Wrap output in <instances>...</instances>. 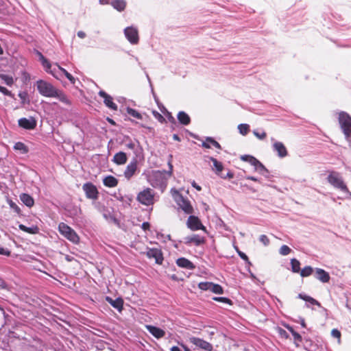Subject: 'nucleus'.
Here are the masks:
<instances>
[{
  "mask_svg": "<svg viewBox=\"0 0 351 351\" xmlns=\"http://www.w3.org/2000/svg\"><path fill=\"white\" fill-rule=\"evenodd\" d=\"M169 171H155L152 170L144 173L146 176L147 182L154 188H158L162 191L166 188L167 181L172 176L173 165L169 162Z\"/></svg>",
  "mask_w": 351,
  "mask_h": 351,
  "instance_id": "obj_1",
  "label": "nucleus"
},
{
  "mask_svg": "<svg viewBox=\"0 0 351 351\" xmlns=\"http://www.w3.org/2000/svg\"><path fill=\"white\" fill-rule=\"evenodd\" d=\"M36 86L38 93L42 96L45 97H56L65 104H71L69 99L64 93L56 88L51 83L43 80H39L36 82Z\"/></svg>",
  "mask_w": 351,
  "mask_h": 351,
  "instance_id": "obj_2",
  "label": "nucleus"
},
{
  "mask_svg": "<svg viewBox=\"0 0 351 351\" xmlns=\"http://www.w3.org/2000/svg\"><path fill=\"white\" fill-rule=\"evenodd\" d=\"M340 127L348 140H351V117L345 112H340L338 117Z\"/></svg>",
  "mask_w": 351,
  "mask_h": 351,
  "instance_id": "obj_3",
  "label": "nucleus"
},
{
  "mask_svg": "<svg viewBox=\"0 0 351 351\" xmlns=\"http://www.w3.org/2000/svg\"><path fill=\"white\" fill-rule=\"evenodd\" d=\"M58 230L60 233L67 239L69 241L73 243H78L80 241V237L70 226L64 223H60L58 225Z\"/></svg>",
  "mask_w": 351,
  "mask_h": 351,
  "instance_id": "obj_4",
  "label": "nucleus"
},
{
  "mask_svg": "<svg viewBox=\"0 0 351 351\" xmlns=\"http://www.w3.org/2000/svg\"><path fill=\"white\" fill-rule=\"evenodd\" d=\"M172 195L178 206L185 213L191 214L193 212V206L187 199L184 198V197L176 190L172 191Z\"/></svg>",
  "mask_w": 351,
  "mask_h": 351,
  "instance_id": "obj_5",
  "label": "nucleus"
},
{
  "mask_svg": "<svg viewBox=\"0 0 351 351\" xmlns=\"http://www.w3.org/2000/svg\"><path fill=\"white\" fill-rule=\"evenodd\" d=\"M328 182L335 188L338 189L343 192L348 193V189L344 183L342 178L337 172H331L328 178Z\"/></svg>",
  "mask_w": 351,
  "mask_h": 351,
  "instance_id": "obj_6",
  "label": "nucleus"
},
{
  "mask_svg": "<svg viewBox=\"0 0 351 351\" xmlns=\"http://www.w3.org/2000/svg\"><path fill=\"white\" fill-rule=\"evenodd\" d=\"M136 198L143 205H152L154 202V193L151 189L147 188L141 191Z\"/></svg>",
  "mask_w": 351,
  "mask_h": 351,
  "instance_id": "obj_7",
  "label": "nucleus"
},
{
  "mask_svg": "<svg viewBox=\"0 0 351 351\" xmlns=\"http://www.w3.org/2000/svg\"><path fill=\"white\" fill-rule=\"evenodd\" d=\"M198 287L203 291H210L214 293L221 294L223 293L222 287L217 284H214L210 282H200Z\"/></svg>",
  "mask_w": 351,
  "mask_h": 351,
  "instance_id": "obj_8",
  "label": "nucleus"
},
{
  "mask_svg": "<svg viewBox=\"0 0 351 351\" xmlns=\"http://www.w3.org/2000/svg\"><path fill=\"white\" fill-rule=\"evenodd\" d=\"M190 343L195 345L196 347L206 350L211 351L213 350V346L210 343L197 337H191L189 339Z\"/></svg>",
  "mask_w": 351,
  "mask_h": 351,
  "instance_id": "obj_9",
  "label": "nucleus"
},
{
  "mask_svg": "<svg viewBox=\"0 0 351 351\" xmlns=\"http://www.w3.org/2000/svg\"><path fill=\"white\" fill-rule=\"evenodd\" d=\"M124 34L127 39L132 44H137L138 42V34L136 28L134 27H126Z\"/></svg>",
  "mask_w": 351,
  "mask_h": 351,
  "instance_id": "obj_10",
  "label": "nucleus"
},
{
  "mask_svg": "<svg viewBox=\"0 0 351 351\" xmlns=\"http://www.w3.org/2000/svg\"><path fill=\"white\" fill-rule=\"evenodd\" d=\"M145 254L149 258H154L157 264H162L163 257L160 250L158 248L148 249Z\"/></svg>",
  "mask_w": 351,
  "mask_h": 351,
  "instance_id": "obj_11",
  "label": "nucleus"
},
{
  "mask_svg": "<svg viewBox=\"0 0 351 351\" xmlns=\"http://www.w3.org/2000/svg\"><path fill=\"white\" fill-rule=\"evenodd\" d=\"M187 226L188 227L191 229L192 230H204V226L202 224L199 219L195 216H190L187 221Z\"/></svg>",
  "mask_w": 351,
  "mask_h": 351,
  "instance_id": "obj_12",
  "label": "nucleus"
},
{
  "mask_svg": "<svg viewBox=\"0 0 351 351\" xmlns=\"http://www.w3.org/2000/svg\"><path fill=\"white\" fill-rule=\"evenodd\" d=\"M83 189L88 198L96 199L97 197L98 192L96 187L93 184L90 183H86L83 186Z\"/></svg>",
  "mask_w": 351,
  "mask_h": 351,
  "instance_id": "obj_13",
  "label": "nucleus"
},
{
  "mask_svg": "<svg viewBox=\"0 0 351 351\" xmlns=\"http://www.w3.org/2000/svg\"><path fill=\"white\" fill-rule=\"evenodd\" d=\"M20 127L27 130L34 129L36 125V121L33 117L22 118L19 120Z\"/></svg>",
  "mask_w": 351,
  "mask_h": 351,
  "instance_id": "obj_14",
  "label": "nucleus"
},
{
  "mask_svg": "<svg viewBox=\"0 0 351 351\" xmlns=\"http://www.w3.org/2000/svg\"><path fill=\"white\" fill-rule=\"evenodd\" d=\"M39 56L40 57V59L42 60L43 65L44 67H45L47 72L50 73L56 79H60L61 75L60 73V72L59 71V70L58 69V71H57L55 69L53 70H50L51 64L48 62V60L47 59H45L43 57V56L40 53H39Z\"/></svg>",
  "mask_w": 351,
  "mask_h": 351,
  "instance_id": "obj_15",
  "label": "nucleus"
},
{
  "mask_svg": "<svg viewBox=\"0 0 351 351\" xmlns=\"http://www.w3.org/2000/svg\"><path fill=\"white\" fill-rule=\"evenodd\" d=\"M99 95L102 98H104V102L107 107L114 110H116L117 109V106L112 101V98L111 96H110L103 90H100L99 92Z\"/></svg>",
  "mask_w": 351,
  "mask_h": 351,
  "instance_id": "obj_16",
  "label": "nucleus"
},
{
  "mask_svg": "<svg viewBox=\"0 0 351 351\" xmlns=\"http://www.w3.org/2000/svg\"><path fill=\"white\" fill-rule=\"evenodd\" d=\"M273 148L280 158H284L288 154L285 145L281 142L275 141L273 144Z\"/></svg>",
  "mask_w": 351,
  "mask_h": 351,
  "instance_id": "obj_17",
  "label": "nucleus"
},
{
  "mask_svg": "<svg viewBox=\"0 0 351 351\" xmlns=\"http://www.w3.org/2000/svg\"><path fill=\"white\" fill-rule=\"evenodd\" d=\"M137 169V162L136 160H134L131 162L126 167V169L124 171V176L128 179L130 180L135 173Z\"/></svg>",
  "mask_w": 351,
  "mask_h": 351,
  "instance_id": "obj_18",
  "label": "nucleus"
},
{
  "mask_svg": "<svg viewBox=\"0 0 351 351\" xmlns=\"http://www.w3.org/2000/svg\"><path fill=\"white\" fill-rule=\"evenodd\" d=\"M147 330L156 338L159 339L165 336V332L163 330L154 326L147 325Z\"/></svg>",
  "mask_w": 351,
  "mask_h": 351,
  "instance_id": "obj_19",
  "label": "nucleus"
},
{
  "mask_svg": "<svg viewBox=\"0 0 351 351\" xmlns=\"http://www.w3.org/2000/svg\"><path fill=\"white\" fill-rule=\"evenodd\" d=\"M315 278L322 282H328L330 280L328 273L319 268H317L315 270Z\"/></svg>",
  "mask_w": 351,
  "mask_h": 351,
  "instance_id": "obj_20",
  "label": "nucleus"
},
{
  "mask_svg": "<svg viewBox=\"0 0 351 351\" xmlns=\"http://www.w3.org/2000/svg\"><path fill=\"white\" fill-rule=\"evenodd\" d=\"M184 240L186 244L194 243L196 245H199L204 242V239L197 234L186 237Z\"/></svg>",
  "mask_w": 351,
  "mask_h": 351,
  "instance_id": "obj_21",
  "label": "nucleus"
},
{
  "mask_svg": "<svg viewBox=\"0 0 351 351\" xmlns=\"http://www.w3.org/2000/svg\"><path fill=\"white\" fill-rule=\"evenodd\" d=\"M127 159L126 154L123 152H119L114 156L112 161L117 165H121L127 162Z\"/></svg>",
  "mask_w": 351,
  "mask_h": 351,
  "instance_id": "obj_22",
  "label": "nucleus"
},
{
  "mask_svg": "<svg viewBox=\"0 0 351 351\" xmlns=\"http://www.w3.org/2000/svg\"><path fill=\"white\" fill-rule=\"evenodd\" d=\"M177 265L183 268H186L188 269H193L195 268L194 265L192 262L185 258H180L176 261Z\"/></svg>",
  "mask_w": 351,
  "mask_h": 351,
  "instance_id": "obj_23",
  "label": "nucleus"
},
{
  "mask_svg": "<svg viewBox=\"0 0 351 351\" xmlns=\"http://www.w3.org/2000/svg\"><path fill=\"white\" fill-rule=\"evenodd\" d=\"M106 301H108L114 308H117L119 311L122 310L123 302L121 298L113 300L110 297H106Z\"/></svg>",
  "mask_w": 351,
  "mask_h": 351,
  "instance_id": "obj_24",
  "label": "nucleus"
},
{
  "mask_svg": "<svg viewBox=\"0 0 351 351\" xmlns=\"http://www.w3.org/2000/svg\"><path fill=\"white\" fill-rule=\"evenodd\" d=\"M20 199L28 207H32L34 204V199L27 193H22L20 195Z\"/></svg>",
  "mask_w": 351,
  "mask_h": 351,
  "instance_id": "obj_25",
  "label": "nucleus"
},
{
  "mask_svg": "<svg viewBox=\"0 0 351 351\" xmlns=\"http://www.w3.org/2000/svg\"><path fill=\"white\" fill-rule=\"evenodd\" d=\"M103 182L105 186L108 187H114L118 184L117 180L112 176L106 177L104 179Z\"/></svg>",
  "mask_w": 351,
  "mask_h": 351,
  "instance_id": "obj_26",
  "label": "nucleus"
},
{
  "mask_svg": "<svg viewBox=\"0 0 351 351\" xmlns=\"http://www.w3.org/2000/svg\"><path fill=\"white\" fill-rule=\"evenodd\" d=\"M211 145L217 149H221V145L219 143L210 137H208L206 141L202 143V146L205 148H210Z\"/></svg>",
  "mask_w": 351,
  "mask_h": 351,
  "instance_id": "obj_27",
  "label": "nucleus"
},
{
  "mask_svg": "<svg viewBox=\"0 0 351 351\" xmlns=\"http://www.w3.org/2000/svg\"><path fill=\"white\" fill-rule=\"evenodd\" d=\"M178 119L180 123L183 125H189L190 123V117L189 116L185 113L184 112H180L178 114Z\"/></svg>",
  "mask_w": 351,
  "mask_h": 351,
  "instance_id": "obj_28",
  "label": "nucleus"
},
{
  "mask_svg": "<svg viewBox=\"0 0 351 351\" xmlns=\"http://www.w3.org/2000/svg\"><path fill=\"white\" fill-rule=\"evenodd\" d=\"M209 159L213 162V169L215 171L217 174H219L222 170H223V165L221 162L217 160V159L210 157Z\"/></svg>",
  "mask_w": 351,
  "mask_h": 351,
  "instance_id": "obj_29",
  "label": "nucleus"
},
{
  "mask_svg": "<svg viewBox=\"0 0 351 351\" xmlns=\"http://www.w3.org/2000/svg\"><path fill=\"white\" fill-rule=\"evenodd\" d=\"M125 1L124 0H112L111 5L117 10L122 11L125 8Z\"/></svg>",
  "mask_w": 351,
  "mask_h": 351,
  "instance_id": "obj_30",
  "label": "nucleus"
},
{
  "mask_svg": "<svg viewBox=\"0 0 351 351\" xmlns=\"http://www.w3.org/2000/svg\"><path fill=\"white\" fill-rule=\"evenodd\" d=\"M19 229L29 234H37L38 232V228L37 226H32L30 228L26 227L23 224L19 226Z\"/></svg>",
  "mask_w": 351,
  "mask_h": 351,
  "instance_id": "obj_31",
  "label": "nucleus"
},
{
  "mask_svg": "<svg viewBox=\"0 0 351 351\" xmlns=\"http://www.w3.org/2000/svg\"><path fill=\"white\" fill-rule=\"evenodd\" d=\"M241 159L243 161L248 162L254 167L256 166L258 162V160L256 158H255L254 157H253L252 156H249V155L242 156L241 157Z\"/></svg>",
  "mask_w": 351,
  "mask_h": 351,
  "instance_id": "obj_32",
  "label": "nucleus"
},
{
  "mask_svg": "<svg viewBox=\"0 0 351 351\" xmlns=\"http://www.w3.org/2000/svg\"><path fill=\"white\" fill-rule=\"evenodd\" d=\"M298 298H300V299H302V300H304L305 301H307V302H310L312 304L320 306V303L319 302H317L316 300H315L314 298H311L310 296L304 295H302V294L300 293L298 295Z\"/></svg>",
  "mask_w": 351,
  "mask_h": 351,
  "instance_id": "obj_33",
  "label": "nucleus"
},
{
  "mask_svg": "<svg viewBox=\"0 0 351 351\" xmlns=\"http://www.w3.org/2000/svg\"><path fill=\"white\" fill-rule=\"evenodd\" d=\"M292 271L295 273L300 272V263L295 258L291 261Z\"/></svg>",
  "mask_w": 351,
  "mask_h": 351,
  "instance_id": "obj_34",
  "label": "nucleus"
},
{
  "mask_svg": "<svg viewBox=\"0 0 351 351\" xmlns=\"http://www.w3.org/2000/svg\"><path fill=\"white\" fill-rule=\"evenodd\" d=\"M313 269L310 266H306L300 271L302 277H307L312 274Z\"/></svg>",
  "mask_w": 351,
  "mask_h": 351,
  "instance_id": "obj_35",
  "label": "nucleus"
},
{
  "mask_svg": "<svg viewBox=\"0 0 351 351\" xmlns=\"http://www.w3.org/2000/svg\"><path fill=\"white\" fill-rule=\"evenodd\" d=\"M14 148L16 150L21 151L22 153H27L28 151L27 149V147L25 145V144L23 143H21V142L16 143L14 145Z\"/></svg>",
  "mask_w": 351,
  "mask_h": 351,
  "instance_id": "obj_36",
  "label": "nucleus"
},
{
  "mask_svg": "<svg viewBox=\"0 0 351 351\" xmlns=\"http://www.w3.org/2000/svg\"><path fill=\"white\" fill-rule=\"evenodd\" d=\"M239 132L243 135H246L249 132V125L247 124H240L238 126Z\"/></svg>",
  "mask_w": 351,
  "mask_h": 351,
  "instance_id": "obj_37",
  "label": "nucleus"
},
{
  "mask_svg": "<svg viewBox=\"0 0 351 351\" xmlns=\"http://www.w3.org/2000/svg\"><path fill=\"white\" fill-rule=\"evenodd\" d=\"M0 78L8 86H11L14 82L13 78L6 75H1Z\"/></svg>",
  "mask_w": 351,
  "mask_h": 351,
  "instance_id": "obj_38",
  "label": "nucleus"
},
{
  "mask_svg": "<svg viewBox=\"0 0 351 351\" xmlns=\"http://www.w3.org/2000/svg\"><path fill=\"white\" fill-rule=\"evenodd\" d=\"M127 112L130 115H131L133 117H135L138 119H141L142 118L141 114L134 109L128 108L127 109Z\"/></svg>",
  "mask_w": 351,
  "mask_h": 351,
  "instance_id": "obj_39",
  "label": "nucleus"
},
{
  "mask_svg": "<svg viewBox=\"0 0 351 351\" xmlns=\"http://www.w3.org/2000/svg\"><path fill=\"white\" fill-rule=\"evenodd\" d=\"M255 167V169L258 171L260 173L264 175L265 173L267 172V170L266 169V168L264 167V165L258 161V164L254 166Z\"/></svg>",
  "mask_w": 351,
  "mask_h": 351,
  "instance_id": "obj_40",
  "label": "nucleus"
},
{
  "mask_svg": "<svg viewBox=\"0 0 351 351\" xmlns=\"http://www.w3.org/2000/svg\"><path fill=\"white\" fill-rule=\"evenodd\" d=\"M291 250L289 248V247H288L286 245H283L282 246H281V247L280 249V254L281 255L285 256V255L289 254L291 252Z\"/></svg>",
  "mask_w": 351,
  "mask_h": 351,
  "instance_id": "obj_41",
  "label": "nucleus"
},
{
  "mask_svg": "<svg viewBox=\"0 0 351 351\" xmlns=\"http://www.w3.org/2000/svg\"><path fill=\"white\" fill-rule=\"evenodd\" d=\"M7 202L10 208L13 209L16 213H19L20 212V208L12 200L8 199Z\"/></svg>",
  "mask_w": 351,
  "mask_h": 351,
  "instance_id": "obj_42",
  "label": "nucleus"
},
{
  "mask_svg": "<svg viewBox=\"0 0 351 351\" xmlns=\"http://www.w3.org/2000/svg\"><path fill=\"white\" fill-rule=\"evenodd\" d=\"M331 335L334 338L337 339L338 342L340 343L341 335V332H340V331L339 330L335 329V328L332 329V331H331Z\"/></svg>",
  "mask_w": 351,
  "mask_h": 351,
  "instance_id": "obj_43",
  "label": "nucleus"
},
{
  "mask_svg": "<svg viewBox=\"0 0 351 351\" xmlns=\"http://www.w3.org/2000/svg\"><path fill=\"white\" fill-rule=\"evenodd\" d=\"M288 329L292 333V335H293V336L294 337L295 341H302V337H301L300 334H298V332L294 331L293 329L291 327H288Z\"/></svg>",
  "mask_w": 351,
  "mask_h": 351,
  "instance_id": "obj_44",
  "label": "nucleus"
},
{
  "mask_svg": "<svg viewBox=\"0 0 351 351\" xmlns=\"http://www.w3.org/2000/svg\"><path fill=\"white\" fill-rule=\"evenodd\" d=\"M215 301L223 302L228 304H232V301L227 298L223 297H215L213 298Z\"/></svg>",
  "mask_w": 351,
  "mask_h": 351,
  "instance_id": "obj_45",
  "label": "nucleus"
},
{
  "mask_svg": "<svg viewBox=\"0 0 351 351\" xmlns=\"http://www.w3.org/2000/svg\"><path fill=\"white\" fill-rule=\"evenodd\" d=\"M253 134H254V136L256 137H257L258 139H261V140L265 139L267 136V134L265 132L260 133L256 130H254Z\"/></svg>",
  "mask_w": 351,
  "mask_h": 351,
  "instance_id": "obj_46",
  "label": "nucleus"
},
{
  "mask_svg": "<svg viewBox=\"0 0 351 351\" xmlns=\"http://www.w3.org/2000/svg\"><path fill=\"white\" fill-rule=\"evenodd\" d=\"M259 240L261 243H263L264 245L267 246L269 245V239H268V237L265 235V234H262L260 236V238H259Z\"/></svg>",
  "mask_w": 351,
  "mask_h": 351,
  "instance_id": "obj_47",
  "label": "nucleus"
},
{
  "mask_svg": "<svg viewBox=\"0 0 351 351\" xmlns=\"http://www.w3.org/2000/svg\"><path fill=\"white\" fill-rule=\"evenodd\" d=\"M0 254L5 255V256H10V252L8 250L5 249L3 247L0 246Z\"/></svg>",
  "mask_w": 351,
  "mask_h": 351,
  "instance_id": "obj_48",
  "label": "nucleus"
},
{
  "mask_svg": "<svg viewBox=\"0 0 351 351\" xmlns=\"http://www.w3.org/2000/svg\"><path fill=\"white\" fill-rule=\"evenodd\" d=\"M278 333L282 337L287 338L288 335L287 332L282 328H278Z\"/></svg>",
  "mask_w": 351,
  "mask_h": 351,
  "instance_id": "obj_49",
  "label": "nucleus"
},
{
  "mask_svg": "<svg viewBox=\"0 0 351 351\" xmlns=\"http://www.w3.org/2000/svg\"><path fill=\"white\" fill-rule=\"evenodd\" d=\"M66 77L71 82V84H74L75 82V78L68 72L65 75Z\"/></svg>",
  "mask_w": 351,
  "mask_h": 351,
  "instance_id": "obj_50",
  "label": "nucleus"
},
{
  "mask_svg": "<svg viewBox=\"0 0 351 351\" xmlns=\"http://www.w3.org/2000/svg\"><path fill=\"white\" fill-rule=\"evenodd\" d=\"M0 92L3 93L5 95H10V91H9L6 88L0 86Z\"/></svg>",
  "mask_w": 351,
  "mask_h": 351,
  "instance_id": "obj_51",
  "label": "nucleus"
},
{
  "mask_svg": "<svg viewBox=\"0 0 351 351\" xmlns=\"http://www.w3.org/2000/svg\"><path fill=\"white\" fill-rule=\"evenodd\" d=\"M238 254H239V256H240L242 259H243V260H245V261H248V258H247V255H246L245 253H243V252H240V251H239V250H238Z\"/></svg>",
  "mask_w": 351,
  "mask_h": 351,
  "instance_id": "obj_52",
  "label": "nucleus"
},
{
  "mask_svg": "<svg viewBox=\"0 0 351 351\" xmlns=\"http://www.w3.org/2000/svg\"><path fill=\"white\" fill-rule=\"evenodd\" d=\"M149 223L148 222H144L143 224H142V228L144 230H147L149 228Z\"/></svg>",
  "mask_w": 351,
  "mask_h": 351,
  "instance_id": "obj_53",
  "label": "nucleus"
},
{
  "mask_svg": "<svg viewBox=\"0 0 351 351\" xmlns=\"http://www.w3.org/2000/svg\"><path fill=\"white\" fill-rule=\"evenodd\" d=\"M56 65L58 66V69L59 70V71L62 73L64 75H66V73H68L64 69L62 68L58 64H56Z\"/></svg>",
  "mask_w": 351,
  "mask_h": 351,
  "instance_id": "obj_54",
  "label": "nucleus"
},
{
  "mask_svg": "<svg viewBox=\"0 0 351 351\" xmlns=\"http://www.w3.org/2000/svg\"><path fill=\"white\" fill-rule=\"evenodd\" d=\"M56 65L58 66V69L59 70V71L62 73L64 75H66V73H68L64 69L62 68L58 64H56Z\"/></svg>",
  "mask_w": 351,
  "mask_h": 351,
  "instance_id": "obj_55",
  "label": "nucleus"
},
{
  "mask_svg": "<svg viewBox=\"0 0 351 351\" xmlns=\"http://www.w3.org/2000/svg\"><path fill=\"white\" fill-rule=\"evenodd\" d=\"M126 147L129 149H134L135 147V144L134 143H129L126 144Z\"/></svg>",
  "mask_w": 351,
  "mask_h": 351,
  "instance_id": "obj_56",
  "label": "nucleus"
},
{
  "mask_svg": "<svg viewBox=\"0 0 351 351\" xmlns=\"http://www.w3.org/2000/svg\"><path fill=\"white\" fill-rule=\"evenodd\" d=\"M77 36L81 38H84L86 36V34L82 31H80L77 32Z\"/></svg>",
  "mask_w": 351,
  "mask_h": 351,
  "instance_id": "obj_57",
  "label": "nucleus"
},
{
  "mask_svg": "<svg viewBox=\"0 0 351 351\" xmlns=\"http://www.w3.org/2000/svg\"><path fill=\"white\" fill-rule=\"evenodd\" d=\"M192 186L195 188L197 191H201L202 188L199 185H197L194 181L192 183Z\"/></svg>",
  "mask_w": 351,
  "mask_h": 351,
  "instance_id": "obj_58",
  "label": "nucleus"
},
{
  "mask_svg": "<svg viewBox=\"0 0 351 351\" xmlns=\"http://www.w3.org/2000/svg\"><path fill=\"white\" fill-rule=\"evenodd\" d=\"M26 95L27 94L25 93H20L19 94V97L23 100L25 99Z\"/></svg>",
  "mask_w": 351,
  "mask_h": 351,
  "instance_id": "obj_59",
  "label": "nucleus"
},
{
  "mask_svg": "<svg viewBox=\"0 0 351 351\" xmlns=\"http://www.w3.org/2000/svg\"><path fill=\"white\" fill-rule=\"evenodd\" d=\"M171 351H182L181 349L180 348H178V346H173L171 348Z\"/></svg>",
  "mask_w": 351,
  "mask_h": 351,
  "instance_id": "obj_60",
  "label": "nucleus"
},
{
  "mask_svg": "<svg viewBox=\"0 0 351 351\" xmlns=\"http://www.w3.org/2000/svg\"><path fill=\"white\" fill-rule=\"evenodd\" d=\"M173 138L175 140V141H180V137L178 136V134H173Z\"/></svg>",
  "mask_w": 351,
  "mask_h": 351,
  "instance_id": "obj_61",
  "label": "nucleus"
},
{
  "mask_svg": "<svg viewBox=\"0 0 351 351\" xmlns=\"http://www.w3.org/2000/svg\"><path fill=\"white\" fill-rule=\"evenodd\" d=\"M0 287L2 289H7V285L4 282H1L0 284Z\"/></svg>",
  "mask_w": 351,
  "mask_h": 351,
  "instance_id": "obj_62",
  "label": "nucleus"
},
{
  "mask_svg": "<svg viewBox=\"0 0 351 351\" xmlns=\"http://www.w3.org/2000/svg\"><path fill=\"white\" fill-rule=\"evenodd\" d=\"M247 180H252V181H257V179L254 177H252V176H249L247 178Z\"/></svg>",
  "mask_w": 351,
  "mask_h": 351,
  "instance_id": "obj_63",
  "label": "nucleus"
},
{
  "mask_svg": "<svg viewBox=\"0 0 351 351\" xmlns=\"http://www.w3.org/2000/svg\"><path fill=\"white\" fill-rule=\"evenodd\" d=\"M301 325L302 327L305 328L306 327V324H305V322L304 320V319H301V322H300Z\"/></svg>",
  "mask_w": 351,
  "mask_h": 351,
  "instance_id": "obj_64",
  "label": "nucleus"
}]
</instances>
